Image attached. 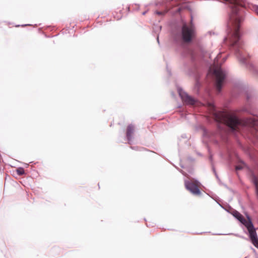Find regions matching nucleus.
Returning a JSON list of instances; mask_svg holds the SVG:
<instances>
[{"label":"nucleus","mask_w":258,"mask_h":258,"mask_svg":"<svg viewBox=\"0 0 258 258\" xmlns=\"http://www.w3.org/2000/svg\"><path fill=\"white\" fill-rule=\"evenodd\" d=\"M220 2L225 4H233L235 7L232 10V13L230 16V22L229 24L230 27L227 37L225 38L229 44L232 46H236L238 45L239 40V29L241 18L237 13V8L236 5H238L240 0H218Z\"/></svg>","instance_id":"nucleus-1"},{"label":"nucleus","mask_w":258,"mask_h":258,"mask_svg":"<svg viewBox=\"0 0 258 258\" xmlns=\"http://www.w3.org/2000/svg\"><path fill=\"white\" fill-rule=\"evenodd\" d=\"M215 118L218 122L226 124L233 130H236L238 125L240 124L239 120L236 116L224 112L216 113Z\"/></svg>","instance_id":"nucleus-2"},{"label":"nucleus","mask_w":258,"mask_h":258,"mask_svg":"<svg viewBox=\"0 0 258 258\" xmlns=\"http://www.w3.org/2000/svg\"><path fill=\"white\" fill-rule=\"evenodd\" d=\"M235 217L240 222H241L247 229L249 233L250 238L253 244L255 247H258V239L257 237L255 230L249 218L245 219L240 213L236 212L234 214Z\"/></svg>","instance_id":"nucleus-3"},{"label":"nucleus","mask_w":258,"mask_h":258,"mask_svg":"<svg viewBox=\"0 0 258 258\" xmlns=\"http://www.w3.org/2000/svg\"><path fill=\"white\" fill-rule=\"evenodd\" d=\"M196 35L195 28L191 24L184 23L181 28V38L183 42L188 43L191 41Z\"/></svg>","instance_id":"nucleus-4"},{"label":"nucleus","mask_w":258,"mask_h":258,"mask_svg":"<svg viewBox=\"0 0 258 258\" xmlns=\"http://www.w3.org/2000/svg\"><path fill=\"white\" fill-rule=\"evenodd\" d=\"M184 185L186 189L194 195L200 196L201 194L200 188L201 184L200 182L194 178H189V180L184 181Z\"/></svg>","instance_id":"nucleus-5"},{"label":"nucleus","mask_w":258,"mask_h":258,"mask_svg":"<svg viewBox=\"0 0 258 258\" xmlns=\"http://www.w3.org/2000/svg\"><path fill=\"white\" fill-rule=\"evenodd\" d=\"M213 75L215 79L216 89L218 92H220L226 77V73L221 68L217 67L214 68Z\"/></svg>","instance_id":"nucleus-6"},{"label":"nucleus","mask_w":258,"mask_h":258,"mask_svg":"<svg viewBox=\"0 0 258 258\" xmlns=\"http://www.w3.org/2000/svg\"><path fill=\"white\" fill-rule=\"evenodd\" d=\"M180 95L182 101L186 104L191 105L194 104L195 102V100L186 93H180Z\"/></svg>","instance_id":"nucleus-7"},{"label":"nucleus","mask_w":258,"mask_h":258,"mask_svg":"<svg viewBox=\"0 0 258 258\" xmlns=\"http://www.w3.org/2000/svg\"><path fill=\"white\" fill-rule=\"evenodd\" d=\"M135 131V127L132 124H130L127 126L126 128V137L128 140H131L132 135Z\"/></svg>","instance_id":"nucleus-8"},{"label":"nucleus","mask_w":258,"mask_h":258,"mask_svg":"<svg viewBox=\"0 0 258 258\" xmlns=\"http://www.w3.org/2000/svg\"><path fill=\"white\" fill-rule=\"evenodd\" d=\"M17 173L19 175H22L24 174V170L22 168H19L16 170Z\"/></svg>","instance_id":"nucleus-9"},{"label":"nucleus","mask_w":258,"mask_h":258,"mask_svg":"<svg viewBox=\"0 0 258 258\" xmlns=\"http://www.w3.org/2000/svg\"><path fill=\"white\" fill-rule=\"evenodd\" d=\"M242 168V167L240 166H237L236 167V170H240Z\"/></svg>","instance_id":"nucleus-10"},{"label":"nucleus","mask_w":258,"mask_h":258,"mask_svg":"<svg viewBox=\"0 0 258 258\" xmlns=\"http://www.w3.org/2000/svg\"><path fill=\"white\" fill-rule=\"evenodd\" d=\"M255 11L256 14L258 15V6L256 7Z\"/></svg>","instance_id":"nucleus-11"},{"label":"nucleus","mask_w":258,"mask_h":258,"mask_svg":"<svg viewBox=\"0 0 258 258\" xmlns=\"http://www.w3.org/2000/svg\"><path fill=\"white\" fill-rule=\"evenodd\" d=\"M156 13L158 15H162V13L160 12H157Z\"/></svg>","instance_id":"nucleus-12"}]
</instances>
